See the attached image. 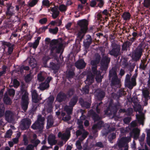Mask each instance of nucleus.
<instances>
[{
  "mask_svg": "<svg viewBox=\"0 0 150 150\" xmlns=\"http://www.w3.org/2000/svg\"><path fill=\"white\" fill-rule=\"evenodd\" d=\"M73 107H71L70 105H66L65 106L64 109L68 115H71L73 112Z\"/></svg>",
  "mask_w": 150,
  "mask_h": 150,
  "instance_id": "nucleus-31",
  "label": "nucleus"
},
{
  "mask_svg": "<svg viewBox=\"0 0 150 150\" xmlns=\"http://www.w3.org/2000/svg\"><path fill=\"white\" fill-rule=\"evenodd\" d=\"M109 77L110 79L112 78L118 77L117 74L116 69L115 68L113 67L110 70Z\"/></svg>",
  "mask_w": 150,
  "mask_h": 150,
  "instance_id": "nucleus-27",
  "label": "nucleus"
},
{
  "mask_svg": "<svg viewBox=\"0 0 150 150\" xmlns=\"http://www.w3.org/2000/svg\"><path fill=\"white\" fill-rule=\"evenodd\" d=\"M50 67L53 70H56L57 69V65L54 62H51L50 64Z\"/></svg>",
  "mask_w": 150,
  "mask_h": 150,
  "instance_id": "nucleus-53",
  "label": "nucleus"
},
{
  "mask_svg": "<svg viewBox=\"0 0 150 150\" xmlns=\"http://www.w3.org/2000/svg\"><path fill=\"white\" fill-rule=\"evenodd\" d=\"M136 78L134 76H132L131 78V81H130V85H129L128 88H132L133 86L136 85Z\"/></svg>",
  "mask_w": 150,
  "mask_h": 150,
  "instance_id": "nucleus-32",
  "label": "nucleus"
},
{
  "mask_svg": "<svg viewBox=\"0 0 150 150\" xmlns=\"http://www.w3.org/2000/svg\"><path fill=\"white\" fill-rule=\"evenodd\" d=\"M32 100L35 103H38L41 100L39 98V95L36 90H33L31 92Z\"/></svg>",
  "mask_w": 150,
  "mask_h": 150,
  "instance_id": "nucleus-13",
  "label": "nucleus"
},
{
  "mask_svg": "<svg viewBox=\"0 0 150 150\" xmlns=\"http://www.w3.org/2000/svg\"><path fill=\"white\" fill-rule=\"evenodd\" d=\"M116 137V134L115 133L112 132L110 134L108 137L109 141L111 142L112 140L115 139Z\"/></svg>",
  "mask_w": 150,
  "mask_h": 150,
  "instance_id": "nucleus-43",
  "label": "nucleus"
},
{
  "mask_svg": "<svg viewBox=\"0 0 150 150\" xmlns=\"http://www.w3.org/2000/svg\"><path fill=\"white\" fill-rule=\"evenodd\" d=\"M131 44L128 40L125 41L122 45V50L123 51H127L128 49H129Z\"/></svg>",
  "mask_w": 150,
  "mask_h": 150,
  "instance_id": "nucleus-26",
  "label": "nucleus"
},
{
  "mask_svg": "<svg viewBox=\"0 0 150 150\" xmlns=\"http://www.w3.org/2000/svg\"><path fill=\"white\" fill-rule=\"evenodd\" d=\"M34 148L32 144H29L27 145V146L26 147L25 150H34Z\"/></svg>",
  "mask_w": 150,
  "mask_h": 150,
  "instance_id": "nucleus-64",
  "label": "nucleus"
},
{
  "mask_svg": "<svg viewBox=\"0 0 150 150\" xmlns=\"http://www.w3.org/2000/svg\"><path fill=\"white\" fill-rule=\"evenodd\" d=\"M142 94L144 98H147L149 95V92L148 90L146 89H144L142 90Z\"/></svg>",
  "mask_w": 150,
  "mask_h": 150,
  "instance_id": "nucleus-48",
  "label": "nucleus"
},
{
  "mask_svg": "<svg viewBox=\"0 0 150 150\" xmlns=\"http://www.w3.org/2000/svg\"><path fill=\"white\" fill-rule=\"evenodd\" d=\"M124 19H129L130 15L129 12H125L122 15Z\"/></svg>",
  "mask_w": 150,
  "mask_h": 150,
  "instance_id": "nucleus-57",
  "label": "nucleus"
},
{
  "mask_svg": "<svg viewBox=\"0 0 150 150\" xmlns=\"http://www.w3.org/2000/svg\"><path fill=\"white\" fill-rule=\"evenodd\" d=\"M103 102L101 101L97 104L96 109L97 112L98 114L100 113L101 109L103 108Z\"/></svg>",
  "mask_w": 150,
  "mask_h": 150,
  "instance_id": "nucleus-36",
  "label": "nucleus"
},
{
  "mask_svg": "<svg viewBox=\"0 0 150 150\" xmlns=\"http://www.w3.org/2000/svg\"><path fill=\"white\" fill-rule=\"evenodd\" d=\"M79 103L82 107H85L86 108H90L91 104L88 102L85 101L83 99L81 98H80L79 99Z\"/></svg>",
  "mask_w": 150,
  "mask_h": 150,
  "instance_id": "nucleus-24",
  "label": "nucleus"
},
{
  "mask_svg": "<svg viewBox=\"0 0 150 150\" xmlns=\"http://www.w3.org/2000/svg\"><path fill=\"white\" fill-rule=\"evenodd\" d=\"M140 134V130L137 128H134L130 132L129 137H122L117 142V145L119 148L125 146L126 145H128V143L131 140V138L133 137L137 140L139 137Z\"/></svg>",
  "mask_w": 150,
  "mask_h": 150,
  "instance_id": "nucleus-1",
  "label": "nucleus"
},
{
  "mask_svg": "<svg viewBox=\"0 0 150 150\" xmlns=\"http://www.w3.org/2000/svg\"><path fill=\"white\" fill-rule=\"evenodd\" d=\"M24 145L25 146H27L28 143V137L26 134H24L23 135V140Z\"/></svg>",
  "mask_w": 150,
  "mask_h": 150,
  "instance_id": "nucleus-46",
  "label": "nucleus"
},
{
  "mask_svg": "<svg viewBox=\"0 0 150 150\" xmlns=\"http://www.w3.org/2000/svg\"><path fill=\"white\" fill-rule=\"evenodd\" d=\"M146 142L148 145L150 146V130L149 129L146 131Z\"/></svg>",
  "mask_w": 150,
  "mask_h": 150,
  "instance_id": "nucleus-44",
  "label": "nucleus"
},
{
  "mask_svg": "<svg viewBox=\"0 0 150 150\" xmlns=\"http://www.w3.org/2000/svg\"><path fill=\"white\" fill-rule=\"evenodd\" d=\"M45 120V118L44 117H42V116L40 115L38 116L37 120L36 121V122H40V123H44V121Z\"/></svg>",
  "mask_w": 150,
  "mask_h": 150,
  "instance_id": "nucleus-50",
  "label": "nucleus"
},
{
  "mask_svg": "<svg viewBox=\"0 0 150 150\" xmlns=\"http://www.w3.org/2000/svg\"><path fill=\"white\" fill-rule=\"evenodd\" d=\"M143 4L146 7H150V0H144Z\"/></svg>",
  "mask_w": 150,
  "mask_h": 150,
  "instance_id": "nucleus-59",
  "label": "nucleus"
},
{
  "mask_svg": "<svg viewBox=\"0 0 150 150\" xmlns=\"http://www.w3.org/2000/svg\"><path fill=\"white\" fill-rule=\"evenodd\" d=\"M74 89L73 88H70L66 94L67 97L68 96L69 97H70L74 94Z\"/></svg>",
  "mask_w": 150,
  "mask_h": 150,
  "instance_id": "nucleus-51",
  "label": "nucleus"
},
{
  "mask_svg": "<svg viewBox=\"0 0 150 150\" xmlns=\"http://www.w3.org/2000/svg\"><path fill=\"white\" fill-rule=\"evenodd\" d=\"M11 6H9L7 8V11L6 12V15L8 16H9V17H8L7 18L9 19L11 16H12V18H18V16L16 15H15L10 10V8Z\"/></svg>",
  "mask_w": 150,
  "mask_h": 150,
  "instance_id": "nucleus-28",
  "label": "nucleus"
},
{
  "mask_svg": "<svg viewBox=\"0 0 150 150\" xmlns=\"http://www.w3.org/2000/svg\"><path fill=\"white\" fill-rule=\"evenodd\" d=\"M89 85H86L82 87L81 90V92L83 94H88L89 93Z\"/></svg>",
  "mask_w": 150,
  "mask_h": 150,
  "instance_id": "nucleus-33",
  "label": "nucleus"
},
{
  "mask_svg": "<svg viewBox=\"0 0 150 150\" xmlns=\"http://www.w3.org/2000/svg\"><path fill=\"white\" fill-rule=\"evenodd\" d=\"M75 74L73 70H69L67 73V77L68 79L69 80L70 79L73 78Z\"/></svg>",
  "mask_w": 150,
  "mask_h": 150,
  "instance_id": "nucleus-35",
  "label": "nucleus"
},
{
  "mask_svg": "<svg viewBox=\"0 0 150 150\" xmlns=\"http://www.w3.org/2000/svg\"><path fill=\"white\" fill-rule=\"evenodd\" d=\"M92 71L95 76V75L101 72L99 71H97V66L93 67H92Z\"/></svg>",
  "mask_w": 150,
  "mask_h": 150,
  "instance_id": "nucleus-47",
  "label": "nucleus"
},
{
  "mask_svg": "<svg viewBox=\"0 0 150 150\" xmlns=\"http://www.w3.org/2000/svg\"><path fill=\"white\" fill-rule=\"evenodd\" d=\"M95 146L100 148H102L104 147V145L101 142H98L96 143L95 144Z\"/></svg>",
  "mask_w": 150,
  "mask_h": 150,
  "instance_id": "nucleus-60",
  "label": "nucleus"
},
{
  "mask_svg": "<svg viewBox=\"0 0 150 150\" xmlns=\"http://www.w3.org/2000/svg\"><path fill=\"white\" fill-rule=\"evenodd\" d=\"M8 92V94L10 96L13 97L14 96L15 94V91L13 89H9Z\"/></svg>",
  "mask_w": 150,
  "mask_h": 150,
  "instance_id": "nucleus-54",
  "label": "nucleus"
},
{
  "mask_svg": "<svg viewBox=\"0 0 150 150\" xmlns=\"http://www.w3.org/2000/svg\"><path fill=\"white\" fill-rule=\"evenodd\" d=\"M92 42V39L91 37L89 35L86 36V38L83 42V45L85 49H88Z\"/></svg>",
  "mask_w": 150,
  "mask_h": 150,
  "instance_id": "nucleus-12",
  "label": "nucleus"
},
{
  "mask_svg": "<svg viewBox=\"0 0 150 150\" xmlns=\"http://www.w3.org/2000/svg\"><path fill=\"white\" fill-rule=\"evenodd\" d=\"M20 83L16 79H14L13 80V85L12 86H13L15 88H17L20 85Z\"/></svg>",
  "mask_w": 150,
  "mask_h": 150,
  "instance_id": "nucleus-45",
  "label": "nucleus"
},
{
  "mask_svg": "<svg viewBox=\"0 0 150 150\" xmlns=\"http://www.w3.org/2000/svg\"><path fill=\"white\" fill-rule=\"evenodd\" d=\"M5 107L3 104L0 105V117H2L4 115Z\"/></svg>",
  "mask_w": 150,
  "mask_h": 150,
  "instance_id": "nucleus-42",
  "label": "nucleus"
},
{
  "mask_svg": "<svg viewBox=\"0 0 150 150\" xmlns=\"http://www.w3.org/2000/svg\"><path fill=\"white\" fill-rule=\"evenodd\" d=\"M146 46L145 42L143 41L132 51V57L134 60L137 61L140 59L144 52Z\"/></svg>",
  "mask_w": 150,
  "mask_h": 150,
  "instance_id": "nucleus-4",
  "label": "nucleus"
},
{
  "mask_svg": "<svg viewBox=\"0 0 150 150\" xmlns=\"http://www.w3.org/2000/svg\"><path fill=\"white\" fill-rule=\"evenodd\" d=\"M44 123L35 122L32 125L31 127L34 130H38L40 131H42L44 127Z\"/></svg>",
  "mask_w": 150,
  "mask_h": 150,
  "instance_id": "nucleus-14",
  "label": "nucleus"
},
{
  "mask_svg": "<svg viewBox=\"0 0 150 150\" xmlns=\"http://www.w3.org/2000/svg\"><path fill=\"white\" fill-rule=\"evenodd\" d=\"M59 9L60 11H65L66 10V6L63 4L60 5L59 7Z\"/></svg>",
  "mask_w": 150,
  "mask_h": 150,
  "instance_id": "nucleus-62",
  "label": "nucleus"
},
{
  "mask_svg": "<svg viewBox=\"0 0 150 150\" xmlns=\"http://www.w3.org/2000/svg\"><path fill=\"white\" fill-rule=\"evenodd\" d=\"M104 122L100 121L98 122L97 124H94L92 127V131L94 134H95L97 132V129H100L103 127Z\"/></svg>",
  "mask_w": 150,
  "mask_h": 150,
  "instance_id": "nucleus-15",
  "label": "nucleus"
},
{
  "mask_svg": "<svg viewBox=\"0 0 150 150\" xmlns=\"http://www.w3.org/2000/svg\"><path fill=\"white\" fill-rule=\"evenodd\" d=\"M13 48L12 46H9L8 47V51L6 53V55L7 57L8 56V57L11 59H13L16 57H18L19 56V54L18 53L17 56H16V54L17 53H13Z\"/></svg>",
  "mask_w": 150,
  "mask_h": 150,
  "instance_id": "nucleus-11",
  "label": "nucleus"
},
{
  "mask_svg": "<svg viewBox=\"0 0 150 150\" xmlns=\"http://www.w3.org/2000/svg\"><path fill=\"white\" fill-rule=\"evenodd\" d=\"M58 31V28L57 27H56L54 28H50L49 29V32L53 34H56Z\"/></svg>",
  "mask_w": 150,
  "mask_h": 150,
  "instance_id": "nucleus-52",
  "label": "nucleus"
},
{
  "mask_svg": "<svg viewBox=\"0 0 150 150\" xmlns=\"http://www.w3.org/2000/svg\"><path fill=\"white\" fill-rule=\"evenodd\" d=\"M31 143L32 144L33 147H36L40 143V141L38 139L36 140H31L30 141Z\"/></svg>",
  "mask_w": 150,
  "mask_h": 150,
  "instance_id": "nucleus-41",
  "label": "nucleus"
},
{
  "mask_svg": "<svg viewBox=\"0 0 150 150\" xmlns=\"http://www.w3.org/2000/svg\"><path fill=\"white\" fill-rule=\"evenodd\" d=\"M12 134V131L11 129L8 130L6 133V137L7 138L11 137Z\"/></svg>",
  "mask_w": 150,
  "mask_h": 150,
  "instance_id": "nucleus-58",
  "label": "nucleus"
},
{
  "mask_svg": "<svg viewBox=\"0 0 150 150\" xmlns=\"http://www.w3.org/2000/svg\"><path fill=\"white\" fill-rule=\"evenodd\" d=\"M58 6H55V7L52 8L51 11L53 12L52 17L54 18H57L59 14V12L58 11Z\"/></svg>",
  "mask_w": 150,
  "mask_h": 150,
  "instance_id": "nucleus-25",
  "label": "nucleus"
},
{
  "mask_svg": "<svg viewBox=\"0 0 150 150\" xmlns=\"http://www.w3.org/2000/svg\"><path fill=\"white\" fill-rule=\"evenodd\" d=\"M112 98L117 100V103H115L110 104L104 110L105 114L106 115H115L116 114L119 109L121 107L119 102L120 98L117 94L113 93L112 94Z\"/></svg>",
  "mask_w": 150,
  "mask_h": 150,
  "instance_id": "nucleus-2",
  "label": "nucleus"
},
{
  "mask_svg": "<svg viewBox=\"0 0 150 150\" xmlns=\"http://www.w3.org/2000/svg\"><path fill=\"white\" fill-rule=\"evenodd\" d=\"M88 113L94 122H96L100 120V117L99 115L96 114L92 109L90 110Z\"/></svg>",
  "mask_w": 150,
  "mask_h": 150,
  "instance_id": "nucleus-18",
  "label": "nucleus"
},
{
  "mask_svg": "<svg viewBox=\"0 0 150 150\" xmlns=\"http://www.w3.org/2000/svg\"><path fill=\"white\" fill-rule=\"evenodd\" d=\"M131 76V74L130 75L129 74H127L126 76L125 82L128 87L129 85H130V79Z\"/></svg>",
  "mask_w": 150,
  "mask_h": 150,
  "instance_id": "nucleus-40",
  "label": "nucleus"
},
{
  "mask_svg": "<svg viewBox=\"0 0 150 150\" xmlns=\"http://www.w3.org/2000/svg\"><path fill=\"white\" fill-rule=\"evenodd\" d=\"M77 24L81 28L80 31L78 34L77 37L81 40L84 36L82 33H86L88 30V21L86 19H81L78 21Z\"/></svg>",
  "mask_w": 150,
  "mask_h": 150,
  "instance_id": "nucleus-5",
  "label": "nucleus"
},
{
  "mask_svg": "<svg viewBox=\"0 0 150 150\" xmlns=\"http://www.w3.org/2000/svg\"><path fill=\"white\" fill-rule=\"evenodd\" d=\"M95 76L92 73H89L87 75V78L85 83L88 85H91L94 81Z\"/></svg>",
  "mask_w": 150,
  "mask_h": 150,
  "instance_id": "nucleus-16",
  "label": "nucleus"
},
{
  "mask_svg": "<svg viewBox=\"0 0 150 150\" xmlns=\"http://www.w3.org/2000/svg\"><path fill=\"white\" fill-rule=\"evenodd\" d=\"M131 118L130 117H125L123 119V121L126 124H128L131 121Z\"/></svg>",
  "mask_w": 150,
  "mask_h": 150,
  "instance_id": "nucleus-63",
  "label": "nucleus"
},
{
  "mask_svg": "<svg viewBox=\"0 0 150 150\" xmlns=\"http://www.w3.org/2000/svg\"><path fill=\"white\" fill-rule=\"evenodd\" d=\"M120 47L117 45L112 46V49L109 51L108 54L112 56L117 57L120 54Z\"/></svg>",
  "mask_w": 150,
  "mask_h": 150,
  "instance_id": "nucleus-9",
  "label": "nucleus"
},
{
  "mask_svg": "<svg viewBox=\"0 0 150 150\" xmlns=\"http://www.w3.org/2000/svg\"><path fill=\"white\" fill-rule=\"evenodd\" d=\"M45 79V77L42 74L41 72L38 74L37 79L39 82H42Z\"/></svg>",
  "mask_w": 150,
  "mask_h": 150,
  "instance_id": "nucleus-37",
  "label": "nucleus"
},
{
  "mask_svg": "<svg viewBox=\"0 0 150 150\" xmlns=\"http://www.w3.org/2000/svg\"><path fill=\"white\" fill-rule=\"evenodd\" d=\"M54 121L53 117L52 115H49L47 118V123L46 128L49 129L53 126Z\"/></svg>",
  "mask_w": 150,
  "mask_h": 150,
  "instance_id": "nucleus-19",
  "label": "nucleus"
},
{
  "mask_svg": "<svg viewBox=\"0 0 150 150\" xmlns=\"http://www.w3.org/2000/svg\"><path fill=\"white\" fill-rule=\"evenodd\" d=\"M3 101L4 103L7 105H11L12 103V100L8 96L6 93L4 95Z\"/></svg>",
  "mask_w": 150,
  "mask_h": 150,
  "instance_id": "nucleus-23",
  "label": "nucleus"
},
{
  "mask_svg": "<svg viewBox=\"0 0 150 150\" xmlns=\"http://www.w3.org/2000/svg\"><path fill=\"white\" fill-rule=\"evenodd\" d=\"M81 141L78 140L76 141V145L77 148L79 150H81L82 148V146H81Z\"/></svg>",
  "mask_w": 150,
  "mask_h": 150,
  "instance_id": "nucleus-55",
  "label": "nucleus"
},
{
  "mask_svg": "<svg viewBox=\"0 0 150 150\" xmlns=\"http://www.w3.org/2000/svg\"><path fill=\"white\" fill-rule=\"evenodd\" d=\"M20 87V95L22 96L21 105L23 110L25 112L28 108L29 104V99L28 93L24 84H21Z\"/></svg>",
  "mask_w": 150,
  "mask_h": 150,
  "instance_id": "nucleus-3",
  "label": "nucleus"
},
{
  "mask_svg": "<svg viewBox=\"0 0 150 150\" xmlns=\"http://www.w3.org/2000/svg\"><path fill=\"white\" fill-rule=\"evenodd\" d=\"M60 43L58 42V41L57 40H52L50 44V46H58Z\"/></svg>",
  "mask_w": 150,
  "mask_h": 150,
  "instance_id": "nucleus-49",
  "label": "nucleus"
},
{
  "mask_svg": "<svg viewBox=\"0 0 150 150\" xmlns=\"http://www.w3.org/2000/svg\"><path fill=\"white\" fill-rule=\"evenodd\" d=\"M111 79V85L112 86H115L117 87L120 86V80L118 79V77L112 78Z\"/></svg>",
  "mask_w": 150,
  "mask_h": 150,
  "instance_id": "nucleus-21",
  "label": "nucleus"
},
{
  "mask_svg": "<svg viewBox=\"0 0 150 150\" xmlns=\"http://www.w3.org/2000/svg\"><path fill=\"white\" fill-rule=\"evenodd\" d=\"M96 96L98 100L100 101H101L105 95V92L101 90H99L96 92Z\"/></svg>",
  "mask_w": 150,
  "mask_h": 150,
  "instance_id": "nucleus-29",
  "label": "nucleus"
},
{
  "mask_svg": "<svg viewBox=\"0 0 150 150\" xmlns=\"http://www.w3.org/2000/svg\"><path fill=\"white\" fill-rule=\"evenodd\" d=\"M78 100V97L76 95H74L70 99L69 103V105L71 107H74L76 104Z\"/></svg>",
  "mask_w": 150,
  "mask_h": 150,
  "instance_id": "nucleus-22",
  "label": "nucleus"
},
{
  "mask_svg": "<svg viewBox=\"0 0 150 150\" xmlns=\"http://www.w3.org/2000/svg\"><path fill=\"white\" fill-rule=\"evenodd\" d=\"M50 87L49 84L44 82L41 83L40 85L39 88L41 91H43L47 89Z\"/></svg>",
  "mask_w": 150,
  "mask_h": 150,
  "instance_id": "nucleus-30",
  "label": "nucleus"
},
{
  "mask_svg": "<svg viewBox=\"0 0 150 150\" xmlns=\"http://www.w3.org/2000/svg\"><path fill=\"white\" fill-rule=\"evenodd\" d=\"M117 93L120 98L122 96H124L126 94L124 90L121 89H120Z\"/></svg>",
  "mask_w": 150,
  "mask_h": 150,
  "instance_id": "nucleus-56",
  "label": "nucleus"
},
{
  "mask_svg": "<svg viewBox=\"0 0 150 150\" xmlns=\"http://www.w3.org/2000/svg\"><path fill=\"white\" fill-rule=\"evenodd\" d=\"M30 120L28 118L22 119L21 121L20 127L22 130H25L29 128L31 124Z\"/></svg>",
  "mask_w": 150,
  "mask_h": 150,
  "instance_id": "nucleus-7",
  "label": "nucleus"
},
{
  "mask_svg": "<svg viewBox=\"0 0 150 150\" xmlns=\"http://www.w3.org/2000/svg\"><path fill=\"white\" fill-rule=\"evenodd\" d=\"M95 79L97 82L100 83L102 81V79L103 76H101V73L100 72L95 75Z\"/></svg>",
  "mask_w": 150,
  "mask_h": 150,
  "instance_id": "nucleus-38",
  "label": "nucleus"
},
{
  "mask_svg": "<svg viewBox=\"0 0 150 150\" xmlns=\"http://www.w3.org/2000/svg\"><path fill=\"white\" fill-rule=\"evenodd\" d=\"M50 59V58L48 56H45L42 59V63L45 67H46L47 61Z\"/></svg>",
  "mask_w": 150,
  "mask_h": 150,
  "instance_id": "nucleus-39",
  "label": "nucleus"
},
{
  "mask_svg": "<svg viewBox=\"0 0 150 150\" xmlns=\"http://www.w3.org/2000/svg\"><path fill=\"white\" fill-rule=\"evenodd\" d=\"M75 65L77 68L79 69H82L85 67L86 63L83 59H81L77 61L75 63Z\"/></svg>",
  "mask_w": 150,
  "mask_h": 150,
  "instance_id": "nucleus-17",
  "label": "nucleus"
},
{
  "mask_svg": "<svg viewBox=\"0 0 150 150\" xmlns=\"http://www.w3.org/2000/svg\"><path fill=\"white\" fill-rule=\"evenodd\" d=\"M67 97V95L63 91H60L57 94L56 98V100L59 103H61L63 101H65Z\"/></svg>",
  "mask_w": 150,
  "mask_h": 150,
  "instance_id": "nucleus-10",
  "label": "nucleus"
},
{
  "mask_svg": "<svg viewBox=\"0 0 150 150\" xmlns=\"http://www.w3.org/2000/svg\"><path fill=\"white\" fill-rule=\"evenodd\" d=\"M73 129L72 127H71L69 128H67L65 131V132L64 133L66 134V139H68L71 136V131Z\"/></svg>",
  "mask_w": 150,
  "mask_h": 150,
  "instance_id": "nucleus-34",
  "label": "nucleus"
},
{
  "mask_svg": "<svg viewBox=\"0 0 150 150\" xmlns=\"http://www.w3.org/2000/svg\"><path fill=\"white\" fill-rule=\"evenodd\" d=\"M58 136L59 137H61L62 139L64 140L66 139V134L65 133L62 134L59 132L58 133Z\"/></svg>",
  "mask_w": 150,
  "mask_h": 150,
  "instance_id": "nucleus-61",
  "label": "nucleus"
},
{
  "mask_svg": "<svg viewBox=\"0 0 150 150\" xmlns=\"http://www.w3.org/2000/svg\"><path fill=\"white\" fill-rule=\"evenodd\" d=\"M5 119L8 122H11L13 120V116L11 112L9 110L6 111L5 113Z\"/></svg>",
  "mask_w": 150,
  "mask_h": 150,
  "instance_id": "nucleus-20",
  "label": "nucleus"
},
{
  "mask_svg": "<svg viewBox=\"0 0 150 150\" xmlns=\"http://www.w3.org/2000/svg\"><path fill=\"white\" fill-rule=\"evenodd\" d=\"M62 46L63 45L62 43H59L58 46H50V54L54 56L56 53H59Z\"/></svg>",
  "mask_w": 150,
  "mask_h": 150,
  "instance_id": "nucleus-8",
  "label": "nucleus"
},
{
  "mask_svg": "<svg viewBox=\"0 0 150 150\" xmlns=\"http://www.w3.org/2000/svg\"><path fill=\"white\" fill-rule=\"evenodd\" d=\"M110 62V58L108 55L103 57L100 62V69L102 71H106L108 68V64Z\"/></svg>",
  "mask_w": 150,
  "mask_h": 150,
  "instance_id": "nucleus-6",
  "label": "nucleus"
}]
</instances>
